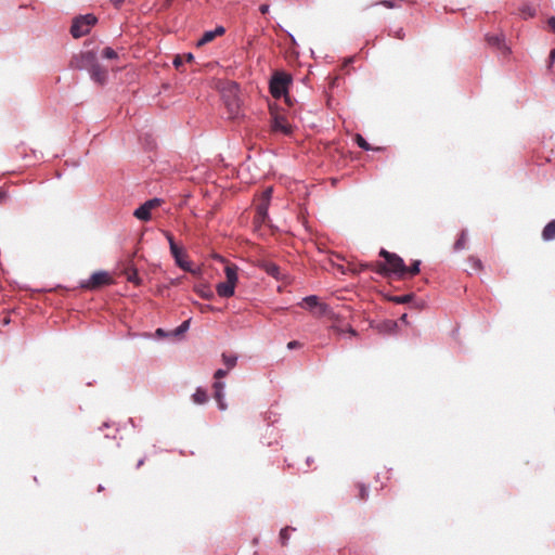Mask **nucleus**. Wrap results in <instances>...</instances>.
Returning a JSON list of instances; mask_svg holds the SVG:
<instances>
[{
    "instance_id": "obj_1",
    "label": "nucleus",
    "mask_w": 555,
    "mask_h": 555,
    "mask_svg": "<svg viewBox=\"0 0 555 555\" xmlns=\"http://www.w3.org/2000/svg\"><path fill=\"white\" fill-rule=\"evenodd\" d=\"M73 66L79 70L88 72L92 82L98 86L103 87L108 82V70L100 64L96 52L92 50L81 51L76 55Z\"/></svg>"
},
{
    "instance_id": "obj_2",
    "label": "nucleus",
    "mask_w": 555,
    "mask_h": 555,
    "mask_svg": "<svg viewBox=\"0 0 555 555\" xmlns=\"http://www.w3.org/2000/svg\"><path fill=\"white\" fill-rule=\"evenodd\" d=\"M379 256L385 262H376V273L385 276L395 274L399 280H404L405 263L400 256L384 248L379 250Z\"/></svg>"
},
{
    "instance_id": "obj_3",
    "label": "nucleus",
    "mask_w": 555,
    "mask_h": 555,
    "mask_svg": "<svg viewBox=\"0 0 555 555\" xmlns=\"http://www.w3.org/2000/svg\"><path fill=\"white\" fill-rule=\"evenodd\" d=\"M271 115V129L273 132H281L285 135L293 133V124L283 106H269Z\"/></svg>"
},
{
    "instance_id": "obj_4",
    "label": "nucleus",
    "mask_w": 555,
    "mask_h": 555,
    "mask_svg": "<svg viewBox=\"0 0 555 555\" xmlns=\"http://www.w3.org/2000/svg\"><path fill=\"white\" fill-rule=\"evenodd\" d=\"M98 22L93 14H86L76 17L70 26V34L74 38H80L89 34L91 27Z\"/></svg>"
},
{
    "instance_id": "obj_5",
    "label": "nucleus",
    "mask_w": 555,
    "mask_h": 555,
    "mask_svg": "<svg viewBox=\"0 0 555 555\" xmlns=\"http://www.w3.org/2000/svg\"><path fill=\"white\" fill-rule=\"evenodd\" d=\"M292 82V78L283 73H278L273 75L270 80L269 89L272 96L275 100L281 99L282 96L287 94L288 85Z\"/></svg>"
},
{
    "instance_id": "obj_6",
    "label": "nucleus",
    "mask_w": 555,
    "mask_h": 555,
    "mask_svg": "<svg viewBox=\"0 0 555 555\" xmlns=\"http://www.w3.org/2000/svg\"><path fill=\"white\" fill-rule=\"evenodd\" d=\"M272 196V188L266 189L256 206V215L254 222L257 224H263L268 220V208Z\"/></svg>"
},
{
    "instance_id": "obj_7",
    "label": "nucleus",
    "mask_w": 555,
    "mask_h": 555,
    "mask_svg": "<svg viewBox=\"0 0 555 555\" xmlns=\"http://www.w3.org/2000/svg\"><path fill=\"white\" fill-rule=\"evenodd\" d=\"M114 283L112 275L106 271H96L94 272L88 281L81 283V287L85 289H99L105 285H111Z\"/></svg>"
},
{
    "instance_id": "obj_8",
    "label": "nucleus",
    "mask_w": 555,
    "mask_h": 555,
    "mask_svg": "<svg viewBox=\"0 0 555 555\" xmlns=\"http://www.w3.org/2000/svg\"><path fill=\"white\" fill-rule=\"evenodd\" d=\"M228 372H229L228 369L227 370L219 369L215 372V375H214V377L217 379L212 385L214 398L217 401L219 409L222 411L227 409V404L224 402V395H223L224 384L222 382H220V379L225 377Z\"/></svg>"
},
{
    "instance_id": "obj_9",
    "label": "nucleus",
    "mask_w": 555,
    "mask_h": 555,
    "mask_svg": "<svg viewBox=\"0 0 555 555\" xmlns=\"http://www.w3.org/2000/svg\"><path fill=\"white\" fill-rule=\"evenodd\" d=\"M160 204L162 199L159 198L149 199L134 210L133 216L139 220L149 221L152 218L151 211L159 207Z\"/></svg>"
},
{
    "instance_id": "obj_10",
    "label": "nucleus",
    "mask_w": 555,
    "mask_h": 555,
    "mask_svg": "<svg viewBox=\"0 0 555 555\" xmlns=\"http://www.w3.org/2000/svg\"><path fill=\"white\" fill-rule=\"evenodd\" d=\"M300 306H302L309 310L315 309L317 310L315 314L318 317L328 315L331 313L330 307L325 304L320 302L319 298L314 295L304 298Z\"/></svg>"
},
{
    "instance_id": "obj_11",
    "label": "nucleus",
    "mask_w": 555,
    "mask_h": 555,
    "mask_svg": "<svg viewBox=\"0 0 555 555\" xmlns=\"http://www.w3.org/2000/svg\"><path fill=\"white\" fill-rule=\"evenodd\" d=\"M333 323L331 325V331H333L337 335L348 334L350 337L357 336V331L348 323H343L337 315L332 314Z\"/></svg>"
},
{
    "instance_id": "obj_12",
    "label": "nucleus",
    "mask_w": 555,
    "mask_h": 555,
    "mask_svg": "<svg viewBox=\"0 0 555 555\" xmlns=\"http://www.w3.org/2000/svg\"><path fill=\"white\" fill-rule=\"evenodd\" d=\"M224 33H225V28L223 26H217L215 29L207 30L198 39L196 46L197 47L205 46L206 43L212 41L216 37L222 36Z\"/></svg>"
},
{
    "instance_id": "obj_13",
    "label": "nucleus",
    "mask_w": 555,
    "mask_h": 555,
    "mask_svg": "<svg viewBox=\"0 0 555 555\" xmlns=\"http://www.w3.org/2000/svg\"><path fill=\"white\" fill-rule=\"evenodd\" d=\"M235 285L229 282H221L217 285V293L220 297L229 298L234 295Z\"/></svg>"
},
{
    "instance_id": "obj_14",
    "label": "nucleus",
    "mask_w": 555,
    "mask_h": 555,
    "mask_svg": "<svg viewBox=\"0 0 555 555\" xmlns=\"http://www.w3.org/2000/svg\"><path fill=\"white\" fill-rule=\"evenodd\" d=\"M487 42L490 46L496 47L499 49H505V38L502 34L487 35Z\"/></svg>"
},
{
    "instance_id": "obj_15",
    "label": "nucleus",
    "mask_w": 555,
    "mask_h": 555,
    "mask_svg": "<svg viewBox=\"0 0 555 555\" xmlns=\"http://www.w3.org/2000/svg\"><path fill=\"white\" fill-rule=\"evenodd\" d=\"M542 237L544 241L555 240V220H552L544 227Z\"/></svg>"
},
{
    "instance_id": "obj_16",
    "label": "nucleus",
    "mask_w": 555,
    "mask_h": 555,
    "mask_svg": "<svg viewBox=\"0 0 555 555\" xmlns=\"http://www.w3.org/2000/svg\"><path fill=\"white\" fill-rule=\"evenodd\" d=\"M224 272H225V278H227L225 282H229V283H232V284L236 285V282H237V269H236V267L228 264V266H225Z\"/></svg>"
},
{
    "instance_id": "obj_17",
    "label": "nucleus",
    "mask_w": 555,
    "mask_h": 555,
    "mask_svg": "<svg viewBox=\"0 0 555 555\" xmlns=\"http://www.w3.org/2000/svg\"><path fill=\"white\" fill-rule=\"evenodd\" d=\"M172 257L175 258L176 260V263L183 270L185 271H190V266H189V262L184 261L183 258H182V255H183V251L180 247H177L176 249V254H171Z\"/></svg>"
},
{
    "instance_id": "obj_18",
    "label": "nucleus",
    "mask_w": 555,
    "mask_h": 555,
    "mask_svg": "<svg viewBox=\"0 0 555 555\" xmlns=\"http://www.w3.org/2000/svg\"><path fill=\"white\" fill-rule=\"evenodd\" d=\"M420 266H421V261L420 260H414L413 263L410 267L405 266L404 280L406 278H412V276L418 274L420 273Z\"/></svg>"
},
{
    "instance_id": "obj_19",
    "label": "nucleus",
    "mask_w": 555,
    "mask_h": 555,
    "mask_svg": "<svg viewBox=\"0 0 555 555\" xmlns=\"http://www.w3.org/2000/svg\"><path fill=\"white\" fill-rule=\"evenodd\" d=\"M192 398L196 404H204L208 401L207 392L203 388H197Z\"/></svg>"
},
{
    "instance_id": "obj_20",
    "label": "nucleus",
    "mask_w": 555,
    "mask_h": 555,
    "mask_svg": "<svg viewBox=\"0 0 555 555\" xmlns=\"http://www.w3.org/2000/svg\"><path fill=\"white\" fill-rule=\"evenodd\" d=\"M195 292L204 299H211L214 297L212 291L207 285L196 286Z\"/></svg>"
},
{
    "instance_id": "obj_21",
    "label": "nucleus",
    "mask_w": 555,
    "mask_h": 555,
    "mask_svg": "<svg viewBox=\"0 0 555 555\" xmlns=\"http://www.w3.org/2000/svg\"><path fill=\"white\" fill-rule=\"evenodd\" d=\"M413 297H414L413 294H406V295H402V296H392V297H390V301H392L395 304L403 305V304L410 302L413 299Z\"/></svg>"
},
{
    "instance_id": "obj_22",
    "label": "nucleus",
    "mask_w": 555,
    "mask_h": 555,
    "mask_svg": "<svg viewBox=\"0 0 555 555\" xmlns=\"http://www.w3.org/2000/svg\"><path fill=\"white\" fill-rule=\"evenodd\" d=\"M466 231L463 230L459 236V238L454 243V250H461L464 249L466 246Z\"/></svg>"
},
{
    "instance_id": "obj_23",
    "label": "nucleus",
    "mask_w": 555,
    "mask_h": 555,
    "mask_svg": "<svg viewBox=\"0 0 555 555\" xmlns=\"http://www.w3.org/2000/svg\"><path fill=\"white\" fill-rule=\"evenodd\" d=\"M222 360L228 370L233 369L236 365L237 358L235 356H228L222 353Z\"/></svg>"
},
{
    "instance_id": "obj_24",
    "label": "nucleus",
    "mask_w": 555,
    "mask_h": 555,
    "mask_svg": "<svg viewBox=\"0 0 555 555\" xmlns=\"http://www.w3.org/2000/svg\"><path fill=\"white\" fill-rule=\"evenodd\" d=\"M354 140L359 147H361L364 151H371L373 147L366 142V140L361 134H356Z\"/></svg>"
},
{
    "instance_id": "obj_25",
    "label": "nucleus",
    "mask_w": 555,
    "mask_h": 555,
    "mask_svg": "<svg viewBox=\"0 0 555 555\" xmlns=\"http://www.w3.org/2000/svg\"><path fill=\"white\" fill-rule=\"evenodd\" d=\"M127 280L134 284H140V279L138 276V272L135 269H127L126 270Z\"/></svg>"
},
{
    "instance_id": "obj_26",
    "label": "nucleus",
    "mask_w": 555,
    "mask_h": 555,
    "mask_svg": "<svg viewBox=\"0 0 555 555\" xmlns=\"http://www.w3.org/2000/svg\"><path fill=\"white\" fill-rule=\"evenodd\" d=\"M102 56L104 59H108V60L118 59L117 52L113 48H111V47H106V48L103 49Z\"/></svg>"
},
{
    "instance_id": "obj_27",
    "label": "nucleus",
    "mask_w": 555,
    "mask_h": 555,
    "mask_svg": "<svg viewBox=\"0 0 555 555\" xmlns=\"http://www.w3.org/2000/svg\"><path fill=\"white\" fill-rule=\"evenodd\" d=\"M163 234L165 235V237L167 238V241L169 243L170 253L176 254V249L178 246L175 242L173 235L168 231H163Z\"/></svg>"
},
{
    "instance_id": "obj_28",
    "label": "nucleus",
    "mask_w": 555,
    "mask_h": 555,
    "mask_svg": "<svg viewBox=\"0 0 555 555\" xmlns=\"http://www.w3.org/2000/svg\"><path fill=\"white\" fill-rule=\"evenodd\" d=\"M264 270L268 274L278 278L280 273V268L275 263H267L264 264Z\"/></svg>"
},
{
    "instance_id": "obj_29",
    "label": "nucleus",
    "mask_w": 555,
    "mask_h": 555,
    "mask_svg": "<svg viewBox=\"0 0 555 555\" xmlns=\"http://www.w3.org/2000/svg\"><path fill=\"white\" fill-rule=\"evenodd\" d=\"M468 262L470 263L474 270L481 271L483 268L481 260L477 257L470 256L468 258Z\"/></svg>"
},
{
    "instance_id": "obj_30",
    "label": "nucleus",
    "mask_w": 555,
    "mask_h": 555,
    "mask_svg": "<svg viewBox=\"0 0 555 555\" xmlns=\"http://www.w3.org/2000/svg\"><path fill=\"white\" fill-rule=\"evenodd\" d=\"M520 12H521V14L524 15L525 18L533 17L535 15V9L533 7H531V5H524L520 9Z\"/></svg>"
},
{
    "instance_id": "obj_31",
    "label": "nucleus",
    "mask_w": 555,
    "mask_h": 555,
    "mask_svg": "<svg viewBox=\"0 0 555 555\" xmlns=\"http://www.w3.org/2000/svg\"><path fill=\"white\" fill-rule=\"evenodd\" d=\"M373 5H383L387 9H395L398 7V1L397 0H382V1L375 2Z\"/></svg>"
},
{
    "instance_id": "obj_32",
    "label": "nucleus",
    "mask_w": 555,
    "mask_h": 555,
    "mask_svg": "<svg viewBox=\"0 0 555 555\" xmlns=\"http://www.w3.org/2000/svg\"><path fill=\"white\" fill-rule=\"evenodd\" d=\"M375 268H376V263L375 264H373V263H360L359 266L353 267L351 270H352V272L358 273V272H361V271H363L365 269H372V270L375 271Z\"/></svg>"
},
{
    "instance_id": "obj_33",
    "label": "nucleus",
    "mask_w": 555,
    "mask_h": 555,
    "mask_svg": "<svg viewBox=\"0 0 555 555\" xmlns=\"http://www.w3.org/2000/svg\"><path fill=\"white\" fill-rule=\"evenodd\" d=\"M358 489H359L358 498L360 500H362V501L366 500V498H367V488L363 483H359L358 485Z\"/></svg>"
},
{
    "instance_id": "obj_34",
    "label": "nucleus",
    "mask_w": 555,
    "mask_h": 555,
    "mask_svg": "<svg viewBox=\"0 0 555 555\" xmlns=\"http://www.w3.org/2000/svg\"><path fill=\"white\" fill-rule=\"evenodd\" d=\"M288 539H289L288 528H283L280 531V540H281L282 545H286Z\"/></svg>"
},
{
    "instance_id": "obj_35",
    "label": "nucleus",
    "mask_w": 555,
    "mask_h": 555,
    "mask_svg": "<svg viewBox=\"0 0 555 555\" xmlns=\"http://www.w3.org/2000/svg\"><path fill=\"white\" fill-rule=\"evenodd\" d=\"M190 321H184L179 327L175 330V335H180L189 328Z\"/></svg>"
},
{
    "instance_id": "obj_36",
    "label": "nucleus",
    "mask_w": 555,
    "mask_h": 555,
    "mask_svg": "<svg viewBox=\"0 0 555 555\" xmlns=\"http://www.w3.org/2000/svg\"><path fill=\"white\" fill-rule=\"evenodd\" d=\"M302 346L301 343H299L298 340H292L287 344V348L289 350H293V349H297V348H300Z\"/></svg>"
},
{
    "instance_id": "obj_37",
    "label": "nucleus",
    "mask_w": 555,
    "mask_h": 555,
    "mask_svg": "<svg viewBox=\"0 0 555 555\" xmlns=\"http://www.w3.org/2000/svg\"><path fill=\"white\" fill-rule=\"evenodd\" d=\"M183 63V60L180 55H176L173 61H172V64L176 68H179Z\"/></svg>"
},
{
    "instance_id": "obj_38",
    "label": "nucleus",
    "mask_w": 555,
    "mask_h": 555,
    "mask_svg": "<svg viewBox=\"0 0 555 555\" xmlns=\"http://www.w3.org/2000/svg\"><path fill=\"white\" fill-rule=\"evenodd\" d=\"M269 9H270V5L264 3V4H261L259 7V11L262 13V14H267L269 12Z\"/></svg>"
},
{
    "instance_id": "obj_39",
    "label": "nucleus",
    "mask_w": 555,
    "mask_h": 555,
    "mask_svg": "<svg viewBox=\"0 0 555 555\" xmlns=\"http://www.w3.org/2000/svg\"><path fill=\"white\" fill-rule=\"evenodd\" d=\"M547 24L551 27V29L555 33V16L550 17Z\"/></svg>"
},
{
    "instance_id": "obj_40",
    "label": "nucleus",
    "mask_w": 555,
    "mask_h": 555,
    "mask_svg": "<svg viewBox=\"0 0 555 555\" xmlns=\"http://www.w3.org/2000/svg\"><path fill=\"white\" fill-rule=\"evenodd\" d=\"M554 62H555V49H553L551 51V53H550V64H548V66L551 67Z\"/></svg>"
},
{
    "instance_id": "obj_41",
    "label": "nucleus",
    "mask_w": 555,
    "mask_h": 555,
    "mask_svg": "<svg viewBox=\"0 0 555 555\" xmlns=\"http://www.w3.org/2000/svg\"><path fill=\"white\" fill-rule=\"evenodd\" d=\"M201 310H202V312L212 311V310H214V307H212V306H209V305H202V306H201Z\"/></svg>"
},
{
    "instance_id": "obj_42",
    "label": "nucleus",
    "mask_w": 555,
    "mask_h": 555,
    "mask_svg": "<svg viewBox=\"0 0 555 555\" xmlns=\"http://www.w3.org/2000/svg\"><path fill=\"white\" fill-rule=\"evenodd\" d=\"M112 3L116 7V8H119L125 0H111Z\"/></svg>"
},
{
    "instance_id": "obj_43",
    "label": "nucleus",
    "mask_w": 555,
    "mask_h": 555,
    "mask_svg": "<svg viewBox=\"0 0 555 555\" xmlns=\"http://www.w3.org/2000/svg\"><path fill=\"white\" fill-rule=\"evenodd\" d=\"M194 60V55L192 53L185 54V62H192Z\"/></svg>"
},
{
    "instance_id": "obj_44",
    "label": "nucleus",
    "mask_w": 555,
    "mask_h": 555,
    "mask_svg": "<svg viewBox=\"0 0 555 555\" xmlns=\"http://www.w3.org/2000/svg\"><path fill=\"white\" fill-rule=\"evenodd\" d=\"M404 36V33L402 29H399L397 33H396V37L399 38V39H402Z\"/></svg>"
},
{
    "instance_id": "obj_45",
    "label": "nucleus",
    "mask_w": 555,
    "mask_h": 555,
    "mask_svg": "<svg viewBox=\"0 0 555 555\" xmlns=\"http://www.w3.org/2000/svg\"><path fill=\"white\" fill-rule=\"evenodd\" d=\"M156 334H157V335H164V331H163L162 328H158V330L156 331Z\"/></svg>"
},
{
    "instance_id": "obj_46",
    "label": "nucleus",
    "mask_w": 555,
    "mask_h": 555,
    "mask_svg": "<svg viewBox=\"0 0 555 555\" xmlns=\"http://www.w3.org/2000/svg\"><path fill=\"white\" fill-rule=\"evenodd\" d=\"M237 88H238V87H237V85H236V83H231V89H233V90H237Z\"/></svg>"
},
{
    "instance_id": "obj_47",
    "label": "nucleus",
    "mask_w": 555,
    "mask_h": 555,
    "mask_svg": "<svg viewBox=\"0 0 555 555\" xmlns=\"http://www.w3.org/2000/svg\"><path fill=\"white\" fill-rule=\"evenodd\" d=\"M401 320L405 322V320H406V314H403V315L401 317Z\"/></svg>"
}]
</instances>
